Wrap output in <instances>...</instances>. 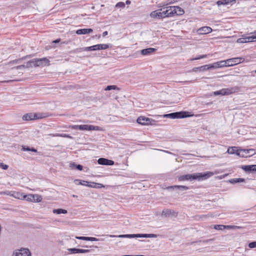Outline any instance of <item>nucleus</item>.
I'll list each match as a JSON object with an SVG mask.
<instances>
[{"instance_id":"58836bf2","label":"nucleus","mask_w":256,"mask_h":256,"mask_svg":"<svg viewBox=\"0 0 256 256\" xmlns=\"http://www.w3.org/2000/svg\"><path fill=\"white\" fill-rule=\"evenodd\" d=\"M73 166H76L79 170H82L83 166L80 164H76L74 163L70 164V167L72 168Z\"/></svg>"},{"instance_id":"13d9d810","label":"nucleus","mask_w":256,"mask_h":256,"mask_svg":"<svg viewBox=\"0 0 256 256\" xmlns=\"http://www.w3.org/2000/svg\"><path fill=\"white\" fill-rule=\"evenodd\" d=\"M10 191H6V192H2L1 194H6V195H8V192H10Z\"/></svg>"},{"instance_id":"49530a36","label":"nucleus","mask_w":256,"mask_h":256,"mask_svg":"<svg viewBox=\"0 0 256 256\" xmlns=\"http://www.w3.org/2000/svg\"><path fill=\"white\" fill-rule=\"evenodd\" d=\"M86 186L90 188H96V183L88 182V184H87Z\"/></svg>"},{"instance_id":"a878e982","label":"nucleus","mask_w":256,"mask_h":256,"mask_svg":"<svg viewBox=\"0 0 256 256\" xmlns=\"http://www.w3.org/2000/svg\"><path fill=\"white\" fill-rule=\"evenodd\" d=\"M206 70H208V64L202 66L200 67L194 68H193V71L194 72H197L198 70L205 71Z\"/></svg>"},{"instance_id":"20e7f679","label":"nucleus","mask_w":256,"mask_h":256,"mask_svg":"<svg viewBox=\"0 0 256 256\" xmlns=\"http://www.w3.org/2000/svg\"><path fill=\"white\" fill-rule=\"evenodd\" d=\"M162 12L163 18H165L172 17L175 15L176 11L172 6H166L160 9Z\"/></svg>"},{"instance_id":"c756f323","label":"nucleus","mask_w":256,"mask_h":256,"mask_svg":"<svg viewBox=\"0 0 256 256\" xmlns=\"http://www.w3.org/2000/svg\"><path fill=\"white\" fill-rule=\"evenodd\" d=\"M74 183L77 185H82V186H87V184H88V182L86 180H76L74 181Z\"/></svg>"},{"instance_id":"603ef678","label":"nucleus","mask_w":256,"mask_h":256,"mask_svg":"<svg viewBox=\"0 0 256 256\" xmlns=\"http://www.w3.org/2000/svg\"><path fill=\"white\" fill-rule=\"evenodd\" d=\"M80 125H74L72 126V128L74 130H80Z\"/></svg>"},{"instance_id":"39448f33","label":"nucleus","mask_w":256,"mask_h":256,"mask_svg":"<svg viewBox=\"0 0 256 256\" xmlns=\"http://www.w3.org/2000/svg\"><path fill=\"white\" fill-rule=\"evenodd\" d=\"M244 60V58L238 57L226 60H224V63L226 66H230L242 62Z\"/></svg>"},{"instance_id":"c85d7f7f","label":"nucleus","mask_w":256,"mask_h":256,"mask_svg":"<svg viewBox=\"0 0 256 256\" xmlns=\"http://www.w3.org/2000/svg\"><path fill=\"white\" fill-rule=\"evenodd\" d=\"M53 212L54 214H66L67 213V210H64V209L58 208V209L53 210Z\"/></svg>"},{"instance_id":"aec40b11","label":"nucleus","mask_w":256,"mask_h":256,"mask_svg":"<svg viewBox=\"0 0 256 256\" xmlns=\"http://www.w3.org/2000/svg\"><path fill=\"white\" fill-rule=\"evenodd\" d=\"M162 215L164 216L165 217H168L170 215L176 216L177 213L174 211H172L170 210L169 209H164L162 210Z\"/></svg>"},{"instance_id":"dca6fc26","label":"nucleus","mask_w":256,"mask_h":256,"mask_svg":"<svg viewBox=\"0 0 256 256\" xmlns=\"http://www.w3.org/2000/svg\"><path fill=\"white\" fill-rule=\"evenodd\" d=\"M242 168L246 172L250 173L256 172V164L242 166Z\"/></svg>"},{"instance_id":"69168bd1","label":"nucleus","mask_w":256,"mask_h":256,"mask_svg":"<svg viewBox=\"0 0 256 256\" xmlns=\"http://www.w3.org/2000/svg\"><path fill=\"white\" fill-rule=\"evenodd\" d=\"M110 237H114L116 236H110Z\"/></svg>"},{"instance_id":"6e6d98bb","label":"nucleus","mask_w":256,"mask_h":256,"mask_svg":"<svg viewBox=\"0 0 256 256\" xmlns=\"http://www.w3.org/2000/svg\"><path fill=\"white\" fill-rule=\"evenodd\" d=\"M108 32H107V31H105V32H103V34H102V36H106L108 34Z\"/></svg>"},{"instance_id":"bb28decb","label":"nucleus","mask_w":256,"mask_h":256,"mask_svg":"<svg viewBox=\"0 0 256 256\" xmlns=\"http://www.w3.org/2000/svg\"><path fill=\"white\" fill-rule=\"evenodd\" d=\"M178 188L180 190H186L188 189V188L187 186H171L170 187H168V188Z\"/></svg>"},{"instance_id":"6e6552de","label":"nucleus","mask_w":256,"mask_h":256,"mask_svg":"<svg viewBox=\"0 0 256 256\" xmlns=\"http://www.w3.org/2000/svg\"><path fill=\"white\" fill-rule=\"evenodd\" d=\"M110 47V44H98L96 45H94L92 46L86 47L84 48V50H106Z\"/></svg>"},{"instance_id":"f704fd0d","label":"nucleus","mask_w":256,"mask_h":256,"mask_svg":"<svg viewBox=\"0 0 256 256\" xmlns=\"http://www.w3.org/2000/svg\"><path fill=\"white\" fill-rule=\"evenodd\" d=\"M119 90V88L117 87L116 86L112 85V86H108L105 88V90Z\"/></svg>"},{"instance_id":"6ab92c4d","label":"nucleus","mask_w":256,"mask_h":256,"mask_svg":"<svg viewBox=\"0 0 256 256\" xmlns=\"http://www.w3.org/2000/svg\"><path fill=\"white\" fill-rule=\"evenodd\" d=\"M39 118L36 114L32 113L26 114L22 116V120H31Z\"/></svg>"},{"instance_id":"473e14b6","label":"nucleus","mask_w":256,"mask_h":256,"mask_svg":"<svg viewBox=\"0 0 256 256\" xmlns=\"http://www.w3.org/2000/svg\"><path fill=\"white\" fill-rule=\"evenodd\" d=\"M34 202H40L42 200V198L38 194H34Z\"/></svg>"},{"instance_id":"2eb2a0df","label":"nucleus","mask_w":256,"mask_h":256,"mask_svg":"<svg viewBox=\"0 0 256 256\" xmlns=\"http://www.w3.org/2000/svg\"><path fill=\"white\" fill-rule=\"evenodd\" d=\"M98 162L99 164L106 166H112L114 164L113 160L104 158H100L98 160Z\"/></svg>"},{"instance_id":"ea45409f","label":"nucleus","mask_w":256,"mask_h":256,"mask_svg":"<svg viewBox=\"0 0 256 256\" xmlns=\"http://www.w3.org/2000/svg\"><path fill=\"white\" fill-rule=\"evenodd\" d=\"M245 38L246 40V42H254V40H256L254 36L246 37Z\"/></svg>"},{"instance_id":"72a5a7b5","label":"nucleus","mask_w":256,"mask_h":256,"mask_svg":"<svg viewBox=\"0 0 256 256\" xmlns=\"http://www.w3.org/2000/svg\"><path fill=\"white\" fill-rule=\"evenodd\" d=\"M214 229L216 230H223L224 229H226V226L224 225H220V224H216L214 226Z\"/></svg>"},{"instance_id":"4d7b16f0","label":"nucleus","mask_w":256,"mask_h":256,"mask_svg":"<svg viewBox=\"0 0 256 256\" xmlns=\"http://www.w3.org/2000/svg\"><path fill=\"white\" fill-rule=\"evenodd\" d=\"M131 3V2L130 0H127L126 2V4H130Z\"/></svg>"},{"instance_id":"338daca9","label":"nucleus","mask_w":256,"mask_h":256,"mask_svg":"<svg viewBox=\"0 0 256 256\" xmlns=\"http://www.w3.org/2000/svg\"><path fill=\"white\" fill-rule=\"evenodd\" d=\"M84 248H88V246H84Z\"/></svg>"},{"instance_id":"79ce46f5","label":"nucleus","mask_w":256,"mask_h":256,"mask_svg":"<svg viewBox=\"0 0 256 256\" xmlns=\"http://www.w3.org/2000/svg\"><path fill=\"white\" fill-rule=\"evenodd\" d=\"M148 234H135V238H148Z\"/></svg>"},{"instance_id":"37998d69","label":"nucleus","mask_w":256,"mask_h":256,"mask_svg":"<svg viewBox=\"0 0 256 256\" xmlns=\"http://www.w3.org/2000/svg\"><path fill=\"white\" fill-rule=\"evenodd\" d=\"M236 42L238 43H246V40L245 38H239L237 40Z\"/></svg>"},{"instance_id":"412c9836","label":"nucleus","mask_w":256,"mask_h":256,"mask_svg":"<svg viewBox=\"0 0 256 256\" xmlns=\"http://www.w3.org/2000/svg\"><path fill=\"white\" fill-rule=\"evenodd\" d=\"M93 32L92 28H82L79 29L76 31V34H86L91 33Z\"/></svg>"},{"instance_id":"a18cd8bd","label":"nucleus","mask_w":256,"mask_h":256,"mask_svg":"<svg viewBox=\"0 0 256 256\" xmlns=\"http://www.w3.org/2000/svg\"><path fill=\"white\" fill-rule=\"evenodd\" d=\"M54 136H61V137H64V138H70V136L66 134H53Z\"/></svg>"},{"instance_id":"3c124183","label":"nucleus","mask_w":256,"mask_h":256,"mask_svg":"<svg viewBox=\"0 0 256 256\" xmlns=\"http://www.w3.org/2000/svg\"><path fill=\"white\" fill-rule=\"evenodd\" d=\"M104 186L102 184L96 183V188H104Z\"/></svg>"},{"instance_id":"09e8293b","label":"nucleus","mask_w":256,"mask_h":256,"mask_svg":"<svg viewBox=\"0 0 256 256\" xmlns=\"http://www.w3.org/2000/svg\"><path fill=\"white\" fill-rule=\"evenodd\" d=\"M0 167L2 168L3 170H7L8 168V165L5 164L2 162H0Z\"/></svg>"},{"instance_id":"4be33fe9","label":"nucleus","mask_w":256,"mask_h":256,"mask_svg":"<svg viewBox=\"0 0 256 256\" xmlns=\"http://www.w3.org/2000/svg\"><path fill=\"white\" fill-rule=\"evenodd\" d=\"M156 50V48H152L143 49L141 50V54L144 56L149 55L150 54L154 52Z\"/></svg>"},{"instance_id":"0eeeda50","label":"nucleus","mask_w":256,"mask_h":256,"mask_svg":"<svg viewBox=\"0 0 256 256\" xmlns=\"http://www.w3.org/2000/svg\"><path fill=\"white\" fill-rule=\"evenodd\" d=\"M136 122L142 125H154L156 122L154 120L142 116L138 117Z\"/></svg>"},{"instance_id":"393cba45","label":"nucleus","mask_w":256,"mask_h":256,"mask_svg":"<svg viewBox=\"0 0 256 256\" xmlns=\"http://www.w3.org/2000/svg\"><path fill=\"white\" fill-rule=\"evenodd\" d=\"M172 7L174 8V11L176 12L175 14L181 16L184 14V10L180 6H172Z\"/></svg>"},{"instance_id":"5701e85b","label":"nucleus","mask_w":256,"mask_h":256,"mask_svg":"<svg viewBox=\"0 0 256 256\" xmlns=\"http://www.w3.org/2000/svg\"><path fill=\"white\" fill-rule=\"evenodd\" d=\"M76 238L78 240H88V241H98V239L94 237L86 236H76Z\"/></svg>"},{"instance_id":"e2e57ef3","label":"nucleus","mask_w":256,"mask_h":256,"mask_svg":"<svg viewBox=\"0 0 256 256\" xmlns=\"http://www.w3.org/2000/svg\"><path fill=\"white\" fill-rule=\"evenodd\" d=\"M143 256V255H136V256Z\"/></svg>"},{"instance_id":"de8ad7c7","label":"nucleus","mask_w":256,"mask_h":256,"mask_svg":"<svg viewBox=\"0 0 256 256\" xmlns=\"http://www.w3.org/2000/svg\"><path fill=\"white\" fill-rule=\"evenodd\" d=\"M248 247L250 248H256V242H250L248 244Z\"/></svg>"},{"instance_id":"2f4dec72","label":"nucleus","mask_w":256,"mask_h":256,"mask_svg":"<svg viewBox=\"0 0 256 256\" xmlns=\"http://www.w3.org/2000/svg\"><path fill=\"white\" fill-rule=\"evenodd\" d=\"M118 237L122 238H135V234H121L119 235Z\"/></svg>"},{"instance_id":"b1692460","label":"nucleus","mask_w":256,"mask_h":256,"mask_svg":"<svg viewBox=\"0 0 256 256\" xmlns=\"http://www.w3.org/2000/svg\"><path fill=\"white\" fill-rule=\"evenodd\" d=\"M240 150L238 149V148L236 146L230 147L228 149L227 152L229 154H236L238 155V152Z\"/></svg>"},{"instance_id":"cd10ccee","label":"nucleus","mask_w":256,"mask_h":256,"mask_svg":"<svg viewBox=\"0 0 256 256\" xmlns=\"http://www.w3.org/2000/svg\"><path fill=\"white\" fill-rule=\"evenodd\" d=\"M23 198L27 201L34 202V194H29L28 195H25L22 196Z\"/></svg>"},{"instance_id":"a19ab883","label":"nucleus","mask_w":256,"mask_h":256,"mask_svg":"<svg viewBox=\"0 0 256 256\" xmlns=\"http://www.w3.org/2000/svg\"><path fill=\"white\" fill-rule=\"evenodd\" d=\"M208 56V55L207 54H203V55H200L198 57H196L194 58H192L190 59V60L191 61H192V60H200V59H201V58H207Z\"/></svg>"},{"instance_id":"8fccbe9b","label":"nucleus","mask_w":256,"mask_h":256,"mask_svg":"<svg viewBox=\"0 0 256 256\" xmlns=\"http://www.w3.org/2000/svg\"><path fill=\"white\" fill-rule=\"evenodd\" d=\"M234 181L235 182H244V178H236V180H234Z\"/></svg>"},{"instance_id":"a211bd4d","label":"nucleus","mask_w":256,"mask_h":256,"mask_svg":"<svg viewBox=\"0 0 256 256\" xmlns=\"http://www.w3.org/2000/svg\"><path fill=\"white\" fill-rule=\"evenodd\" d=\"M150 16L153 18H163L162 12L160 11V9L152 11L150 14Z\"/></svg>"},{"instance_id":"5fc2aeb1","label":"nucleus","mask_w":256,"mask_h":256,"mask_svg":"<svg viewBox=\"0 0 256 256\" xmlns=\"http://www.w3.org/2000/svg\"><path fill=\"white\" fill-rule=\"evenodd\" d=\"M216 4H217L218 6H220V5L222 4V0H218V1L216 2Z\"/></svg>"},{"instance_id":"680f3d73","label":"nucleus","mask_w":256,"mask_h":256,"mask_svg":"<svg viewBox=\"0 0 256 256\" xmlns=\"http://www.w3.org/2000/svg\"><path fill=\"white\" fill-rule=\"evenodd\" d=\"M162 151L166 152V153H168V154H171L172 153L168 151H166V150H162Z\"/></svg>"},{"instance_id":"e433bc0d","label":"nucleus","mask_w":256,"mask_h":256,"mask_svg":"<svg viewBox=\"0 0 256 256\" xmlns=\"http://www.w3.org/2000/svg\"><path fill=\"white\" fill-rule=\"evenodd\" d=\"M223 5H227L230 3H235L236 0H222Z\"/></svg>"},{"instance_id":"9d476101","label":"nucleus","mask_w":256,"mask_h":256,"mask_svg":"<svg viewBox=\"0 0 256 256\" xmlns=\"http://www.w3.org/2000/svg\"><path fill=\"white\" fill-rule=\"evenodd\" d=\"M36 58L32 59L26 63V64L20 65L16 67L17 69H20L21 68H28L32 66L36 67Z\"/></svg>"},{"instance_id":"c9c22d12","label":"nucleus","mask_w":256,"mask_h":256,"mask_svg":"<svg viewBox=\"0 0 256 256\" xmlns=\"http://www.w3.org/2000/svg\"><path fill=\"white\" fill-rule=\"evenodd\" d=\"M12 196L16 198H22V194L18 192H12Z\"/></svg>"},{"instance_id":"9b49d317","label":"nucleus","mask_w":256,"mask_h":256,"mask_svg":"<svg viewBox=\"0 0 256 256\" xmlns=\"http://www.w3.org/2000/svg\"><path fill=\"white\" fill-rule=\"evenodd\" d=\"M36 66H44L50 64V60L46 58H36Z\"/></svg>"},{"instance_id":"4468645a","label":"nucleus","mask_w":256,"mask_h":256,"mask_svg":"<svg viewBox=\"0 0 256 256\" xmlns=\"http://www.w3.org/2000/svg\"><path fill=\"white\" fill-rule=\"evenodd\" d=\"M99 130V126L92 125L84 124L80 125V130Z\"/></svg>"},{"instance_id":"4c0bfd02","label":"nucleus","mask_w":256,"mask_h":256,"mask_svg":"<svg viewBox=\"0 0 256 256\" xmlns=\"http://www.w3.org/2000/svg\"><path fill=\"white\" fill-rule=\"evenodd\" d=\"M226 229H242V226H226Z\"/></svg>"},{"instance_id":"f03ea898","label":"nucleus","mask_w":256,"mask_h":256,"mask_svg":"<svg viewBox=\"0 0 256 256\" xmlns=\"http://www.w3.org/2000/svg\"><path fill=\"white\" fill-rule=\"evenodd\" d=\"M239 88L237 86L222 88L220 90L216 91L214 92V96L222 95L227 96L235 92H238Z\"/></svg>"},{"instance_id":"7c9ffc66","label":"nucleus","mask_w":256,"mask_h":256,"mask_svg":"<svg viewBox=\"0 0 256 256\" xmlns=\"http://www.w3.org/2000/svg\"><path fill=\"white\" fill-rule=\"evenodd\" d=\"M22 150L23 151H31L32 152H37V150L33 148H30L28 146H22Z\"/></svg>"},{"instance_id":"f8f14e48","label":"nucleus","mask_w":256,"mask_h":256,"mask_svg":"<svg viewBox=\"0 0 256 256\" xmlns=\"http://www.w3.org/2000/svg\"><path fill=\"white\" fill-rule=\"evenodd\" d=\"M226 64L224 63V60H222L214 62L212 64H208V70L216 68H222L226 66Z\"/></svg>"},{"instance_id":"774afa93","label":"nucleus","mask_w":256,"mask_h":256,"mask_svg":"<svg viewBox=\"0 0 256 256\" xmlns=\"http://www.w3.org/2000/svg\"><path fill=\"white\" fill-rule=\"evenodd\" d=\"M255 72L256 73V70H255Z\"/></svg>"},{"instance_id":"0e129e2a","label":"nucleus","mask_w":256,"mask_h":256,"mask_svg":"<svg viewBox=\"0 0 256 256\" xmlns=\"http://www.w3.org/2000/svg\"><path fill=\"white\" fill-rule=\"evenodd\" d=\"M73 196V197H74V198L77 197V196H76V195H73V196Z\"/></svg>"},{"instance_id":"7ed1b4c3","label":"nucleus","mask_w":256,"mask_h":256,"mask_svg":"<svg viewBox=\"0 0 256 256\" xmlns=\"http://www.w3.org/2000/svg\"><path fill=\"white\" fill-rule=\"evenodd\" d=\"M256 154V150L250 149H240L238 152V156L242 158L250 157Z\"/></svg>"},{"instance_id":"1a4fd4ad","label":"nucleus","mask_w":256,"mask_h":256,"mask_svg":"<svg viewBox=\"0 0 256 256\" xmlns=\"http://www.w3.org/2000/svg\"><path fill=\"white\" fill-rule=\"evenodd\" d=\"M30 252L27 248H21L14 252L12 256H30Z\"/></svg>"},{"instance_id":"f257e3e1","label":"nucleus","mask_w":256,"mask_h":256,"mask_svg":"<svg viewBox=\"0 0 256 256\" xmlns=\"http://www.w3.org/2000/svg\"><path fill=\"white\" fill-rule=\"evenodd\" d=\"M214 173L210 172H207L204 174L202 173H196L194 174H188L183 175L178 178L180 181L182 180H206L213 176Z\"/></svg>"},{"instance_id":"c03bdc74","label":"nucleus","mask_w":256,"mask_h":256,"mask_svg":"<svg viewBox=\"0 0 256 256\" xmlns=\"http://www.w3.org/2000/svg\"><path fill=\"white\" fill-rule=\"evenodd\" d=\"M124 6H125V4L124 2H118L116 5V8H124Z\"/></svg>"},{"instance_id":"864d4df0","label":"nucleus","mask_w":256,"mask_h":256,"mask_svg":"<svg viewBox=\"0 0 256 256\" xmlns=\"http://www.w3.org/2000/svg\"><path fill=\"white\" fill-rule=\"evenodd\" d=\"M148 238H155L157 237V235L156 234H148Z\"/></svg>"},{"instance_id":"bf43d9fd","label":"nucleus","mask_w":256,"mask_h":256,"mask_svg":"<svg viewBox=\"0 0 256 256\" xmlns=\"http://www.w3.org/2000/svg\"><path fill=\"white\" fill-rule=\"evenodd\" d=\"M60 41V39H57L54 41H53V42H54V43H58V42H59Z\"/></svg>"},{"instance_id":"ddd939ff","label":"nucleus","mask_w":256,"mask_h":256,"mask_svg":"<svg viewBox=\"0 0 256 256\" xmlns=\"http://www.w3.org/2000/svg\"><path fill=\"white\" fill-rule=\"evenodd\" d=\"M68 251L72 254L78 253H88L90 252L88 249H80L76 248H70L68 249Z\"/></svg>"},{"instance_id":"423d86ee","label":"nucleus","mask_w":256,"mask_h":256,"mask_svg":"<svg viewBox=\"0 0 256 256\" xmlns=\"http://www.w3.org/2000/svg\"><path fill=\"white\" fill-rule=\"evenodd\" d=\"M163 117L166 118H170L172 119H175L184 118L187 117V115L186 114V112H180L165 114L163 116Z\"/></svg>"},{"instance_id":"052dcab7","label":"nucleus","mask_w":256,"mask_h":256,"mask_svg":"<svg viewBox=\"0 0 256 256\" xmlns=\"http://www.w3.org/2000/svg\"><path fill=\"white\" fill-rule=\"evenodd\" d=\"M12 192H14L10 191L8 192V196H12Z\"/></svg>"},{"instance_id":"f3484780","label":"nucleus","mask_w":256,"mask_h":256,"mask_svg":"<svg viewBox=\"0 0 256 256\" xmlns=\"http://www.w3.org/2000/svg\"><path fill=\"white\" fill-rule=\"evenodd\" d=\"M197 32L200 34H205L210 33L212 32V29L209 26H203L198 28Z\"/></svg>"}]
</instances>
